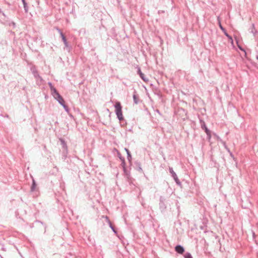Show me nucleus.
<instances>
[{
    "mask_svg": "<svg viewBox=\"0 0 258 258\" xmlns=\"http://www.w3.org/2000/svg\"><path fill=\"white\" fill-rule=\"evenodd\" d=\"M200 122L201 128H202V130H203L205 131V133H207V132L208 133L209 131H210V130H209L208 128V127H207L206 123L204 120L200 119Z\"/></svg>",
    "mask_w": 258,
    "mask_h": 258,
    "instance_id": "obj_6",
    "label": "nucleus"
},
{
    "mask_svg": "<svg viewBox=\"0 0 258 258\" xmlns=\"http://www.w3.org/2000/svg\"><path fill=\"white\" fill-rule=\"evenodd\" d=\"M2 258H3V257H2Z\"/></svg>",
    "mask_w": 258,
    "mask_h": 258,
    "instance_id": "obj_34",
    "label": "nucleus"
},
{
    "mask_svg": "<svg viewBox=\"0 0 258 258\" xmlns=\"http://www.w3.org/2000/svg\"><path fill=\"white\" fill-rule=\"evenodd\" d=\"M206 134H207V140L210 141V140H211V131H209L208 133L207 132L206 133Z\"/></svg>",
    "mask_w": 258,
    "mask_h": 258,
    "instance_id": "obj_22",
    "label": "nucleus"
},
{
    "mask_svg": "<svg viewBox=\"0 0 258 258\" xmlns=\"http://www.w3.org/2000/svg\"><path fill=\"white\" fill-rule=\"evenodd\" d=\"M51 92V94L53 96V97L55 98L56 97H57L58 95H59V93L57 91V90L54 88L50 90Z\"/></svg>",
    "mask_w": 258,
    "mask_h": 258,
    "instance_id": "obj_16",
    "label": "nucleus"
},
{
    "mask_svg": "<svg viewBox=\"0 0 258 258\" xmlns=\"http://www.w3.org/2000/svg\"><path fill=\"white\" fill-rule=\"evenodd\" d=\"M133 97L134 102L136 104H138L140 101V99H139V96L137 94L136 90H135L134 92V94H133Z\"/></svg>",
    "mask_w": 258,
    "mask_h": 258,
    "instance_id": "obj_10",
    "label": "nucleus"
},
{
    "mask_svg": "<svg viewBox=\"0 0 258 258\" xmlns=\"http://www.w3.org/2000/svg\"><path fill=\"white\" fill-rule=\"evenodd\" d=\"M219 26H220V29L222 30V31L224 32V34L225 36H226L231 41V42H233V39H232V36H231L230 35H229L228 34V33L226 32L225 29H224L222 26L221 25V24L220 23V25H219Z\"/></svg>",
    "mask_w": 258,
    "mask_h": 258,
    "instance_id": "obj_11",
    "label": "nucleus"
},
{
    "mask_svg": "<svg viewBox=\"0 0 258 258\" xmlns=\"http://www.w3.org/2000/svg\"><path fill=\"white\" fill-rule=\"evenodd\" d=\"M48 85L50 88V89H52V88H54V87L52 85V84L51 82H48Z\"/></svg>",
    "mask_w": 258,
    "mask_h": 258,
    "instance_id": "obj_27",
    "label": "nucleus"
},
{
    "mask_svg": "<svg viewBox=\"0 0 258 258\" xmlns=\"http://www.w3.org/2000/svg\"><path fill=\"white\" fill-rule=\"evenodd\" d=\"M36 183L35 182V181L34 180V179H33L32 180V184L31 185V191H34L35 189H36Z\"/></svg>",
    "mask_w": 258,
    "mask_h": 258,
    "instance_id": "obj_19",
    "label": "nucleus"
},
{
    "mask_svg": "<svg viewBox=\"0 0 258 258\" xmlns=\"http://www.w3.org/2000/svg\"><path fill=\"white\" fill-rule=\"evenodd\" d=\"M31 71L32 72L34 78L36 79H39L41 81L42 80L41 77H40L35 68V67L33 66L30 69Z\"/></svg>",
    "mask_w": 258,
    "mask_h": 258,
    "instance_id": "obj_3",
    "label": "nucleus"
},
{
    "mask_svg": "<svg viewBox=\"0 0 258 258\" xmlns=\"http://www.w3.org/2000/svg\"><path fill=\"white\" fill-rule=\"evenodd\" d=\"M124 150L126 151V154H127V159L128 162H130V163L131 164L132 159L131 153L128 149L124 148Z\"/></svg>",
    "mask_w": 258,
    "mask_h": 258,
    "instance_id": "obj_14",
    "label": "nucleus"
},
{
    "mask_svg": "<svg viewBox=\"0 0 258 258\" xmlns=\"http://www.w3.org/2000/svg\"><path fill=\"white\" fill-rule=\"evenodd\" d=\"M59 141L61 143V145H62V149H63V152H67V145L65 142V141L62 139H59Z\"/></svg>",
    "mask_w": 258,
    "mask_h": 258,
    "instance_id": "obj_12",
    "label": "nucleus"
},
{
    "mask_svg": "<svg viewBox=\"0 0 258 258\" xmlns=\"http://www.w3.org/2000/svg\"><path fill=\"white\" fill-rule=\"evenodd\" d=\"M253 236H254V233L253 232Z\"/></svg>",
    "mask_w": 258,
    "mask_h": 258,
    "instance_id": "obj_32",
    "label": "nucleus"
},
{
    "mask_svg": "<svg viewBox=\"0 0 258 258\" xmlns=\"http://www.w3.org/2000/svg\"><path fill=\"white\" fill-rule=\"evenodd\" d=\"M55 99L59 102L60 105H63V104L65 103V101L60 94L56 97Z\"/></svg>",
    "mask_w": 258,
    "mask_h": 258,
    "instance_id": "obj_13",
    "label": "nucleus"
},
{
    "mask_svg": "<svg viewBox=\"0 0 258 258\" xmlns=\"http://www.w3.org/2000/svg\"><path fill=\"white\" fill-rule=\"evenodd\" d=\"M184 258H192L191 254L189 252H186L184 255Z\"/></svg>",
    "mask_w": 258,
    "mask_h": 258,
    "instance_id": "obj_21",
    "label": "nucleus"
},
{
    "mask_svg": "<svg viewBox=\"0 0 258 258\" xmlns=\"http://www.w3.org/2000/svg\"><path fill=\"white\" fill-rule=\"evenodd\" d=\"M11 24H12V25H13V26L14 27H15V26H16V24H15L14 22H12V23H11Z\"/></svg>",
    "mask_w": 258,
    "mask_h": 258,
    "instance_id": "obj_29",
    "label": "nucleus"
},
{
    "mask_svg": "<svg viewBox=\"0 0 258 258\" xmlns=\"http://www.w3.org/2000/svg\"><path fill=\"white\" fill-rule=\"evenodd\" d=\"M174 180H175V181L176 183L178 185H179V186H181V182L180 181V180H179V179H178V177H177V178H175V179H174Z\"/></svg>",
    "mask_w": 258,
    "mask_h": 258,
    "instance_id": "obj_24",
    "label": "nucleus"
},
{
    "mask_svg": "<svg viewBox=\"0 0 258 258\" xmlns=\"http://www.w3.org/2000/svg\"><path fill=\"white\" fill-rule=\"evenodd\" d=\"M115 107V112L117 116L118 119L121 122V125L124 126L123 121L124 120V117L122 115V106L120 102L116 101L114 105Z\"/></svg>",
    "mask_w": 258,
    "mask_h": 258,
    "instance_id": "obj_1",
    "label": "nucleus"
},
{
    "mask_svg": "<svg viewBox=\"0 0 258 258\" xmlns=\"http://www.w3.org/2000/svg\"><path fill=\"white\" fill-rule=\"evenodd\" d=\"M169 172L171 173L172 177L173 178L174 180L175 178H177V176L175 172L173 171V168L172 167H169Z\"/></svg>",
    "mask_w": 258,
    "mask_h": 258,
    "instance_id": "obj_18",
    "label": "nucleus"
},
{
    "mask_svg": "<svg viewBox=\"0 0 258 258\" xmlns=\"http://www.w3.org/2000/svg\"><path fill=\"white\" fill-rule=\"evenodd\" d=\"M6 117H9V115H6Z\"/></svg>",
    "mask_w": 258,
    "mask_h": 258,
    "instance_id": "obj_33",
    "label": "nucleus"
},
{
    "mask_svg": "<svg viewBox=\"0 0 258 258\" xmlns=\"http://www.w3.org/2000/svg\"><path fill=\"white\" fill-rule=\"evenodd\" d=\"M224 145L225 148L226 149H228V148H227V147H226V145H225V143H224Z\"/></svg>",
    "mask_w": 258,
    "mask_h": 258,
    "instance_id": "obj_30",
    "label": "nucleus"
},
{
    "mask_svg": "<svg viewBox=\"0 0 258 258\" xmlns=\"http://www.w3.org/2000/svg\"><path fill=\"white\" fill-rule=\"evenodd\" d=\"M22 3H23V6H24V10H25V12L26 13H27L28 11V7L27 6V4L25 0H22Z\"/></svg>",
    "mask_w": 258,
    "mask_h": 258,
    "instance_id": "obj_20",
    "label": "nucleus"
},
{
    "mask_svg": "<svg viewBox=\"0 0 258 258\" xmlns=\"http://www.w3.org/2000/svg\"><path fill=\"white\" fill-rule=\"evenodd\" d=\"M121 167L123 168L124 175L127 178V179L129 180L131 178L130 177V172L126 169L125 165L124 166H122Z\"/></svg>",
    "mask_w": 258,
    "mask_h": 258,
    "instance_id": "obj_7",
    "label": "nucleus"
},
{
    "mask_svg": "<svg viewBox=\"0 0 258 258\" xmlns=\"http://www.w3.org/2000/svg\"><path fill=\"white\" fill-rule=\"evenodd\" d=\"M250 29H251L250 32L253 33V34H254L255 32H256V31H254V30H255V28L253 24H252L251 27Z\"/></svg>",
    "mask_w": 258,
    "mask_h": 258,
    "instance_id": "obj_23",
    "label": "nucleus"
},
{
    "mask_svg": "<svg viewBox=\"0 0 258 258\" xmlns=\"http://www.w3.org/2000/svg\"><path fill=\"white\" fill-rule=\"evenodd\" d=\"M135 164L137 168V170L140 172H143V170L141 167V163L140 162L137 161L135 163Z\"/></svg>",
    "mask_w": 258,
    "mask_h": 258,
    "instance_id": "obj_17",
    "label": "nucleus"
},
{
    "mask_svg": "<svg viewBox=\"0 0 258 258\" xmlns=\"http://www.w3.org/2000/svg\"><path fill=\"white\" fill-rule=\"evenodd\" d=\"M256 58L257 60H258V54L256 55Z\"/></svg>",
    "mask_w": 258,
    "mask_h": 258,
    "instance_id": "obj_31",
    "label": "nucleus"
},
{
    "mask_svg": "<svg viewBox=\"0 0 258 258\" xmlns=\"http://www.w3.org/2000/svg\"><path fill=\"white\" fill-rule=\"evenodd\" d=\"M105 218L106 220V222L108 223L109 227L111 228V229L112 230L114 233H117V230L115 229V227L112 224V223L109 219V218L107 216H106Z\"/></svg>",
    "mask_w": 258,
    "mask_h": 258,
    "instance_id": "obj_9",
    "label": "nucleus"
},
{
    "mask_svg": "<svg viewBox=\"0 0 258 258\" xmlns=\"http://www.w3.org/2000/svg\"><path fill=\"white\" fill-rule=\"evenodd\" d=\"M159 208L161 212H164L167 208L166 204V199L162 196L160 197Z\"/></svg>",
    "mask_w": 258,
    "mask_h": 258,
    "instance_id": "obj_2",
    "label": "nucleus"
},
{
    "mask_svg": "<svg viewBox=\"0 0 258 258\" xmlns=\"http://www.w3.org/2000/svg\"><path fill=\"white\" fill-rule=\"evenodd\" d=\"M0 13L2 14V15L5 17L6 18V15L4 14V13L1 10H0Z\"/></svg>",
    "mask_w": 258,
    "mask_h": 258,
    "instance_id": "obj_28",
    "label": "nucleus"
},
{
    "mask_svg": "<svg viewBox=\"0 0 258 258\" xmlns=\"http://www.w3.org/2000/svg\"><path fill=\"white\" fill-rule=\"evenodd\" d=\"M117 156L120 159V160L121 161V163L120 165L124 166L125 165V159L124 157H122L121 154L119 152L117 153Z\"/></svg>",
    "mask_w": 258,
    "mask_h": 258,
    "instance_id": "obj_15",
    "label": "nucleus"
},
{
    "mask_svg": "<svg viewBox=\"0 0 258 258\" xmlns=\"http://www.w3.org/2000/svg\"><path fill=\"white\" fill-rule=\"evenodd\" d=\"M138 74L139 75L140 78L145 82H147L149 81L148 79L145 77V75L141 72L140 68H139L138 70Z\"/></svg>",
    "mask_w": 258,
    "mask_h": 258,
    "instance_id": "obj_8",
    "label": "nucleus"
},
{
    "mask_svg": "<svg viewBox=\"0 0 258 258\" xmlns=\"http://www.w3.org/2000/svg\"><path fill=\"white\" fill-rule=\"evenodd\" d=\"M175 251L177 253L182 254L184 253L185 250H184V248L181 245H177L175 247Z\"/></svg>",
    "mask_w": 258,
    "mask_h": 258,
    "instance_id": "obj_5",
    "label": "nucleus"
},
{
    "mask_svg": "<svg viewBox=\"0 0 258 258\" xmlns=\"http://www.w3.org/2000/svg\"><path fill=\"white\" fill-rule=\"evenodd\" d=\"M174 180H175V181L176 183L178 185H179V186H181V182L180 181V180H179V179H178V177H177V178H175V179H174Z\"/></svg>",
    "mask_w": 258,
    "mask_h": 258,
    "instance_id": "obj_25",
    "label": "nucleus"
},
{
    "mask_svg": "<svg viewBox=\"0 0 258 258\" xmlns=\"http://www.w3.org/2000/svg\"><path fill=\"white\" fill-rule=\"evenodd\" d=\"M60 34L62 40L64 44L65 47L67 48V50L70 51L71 49V46H70L67 42V38L63 34L62 32H60Z\"/></svg>",
    "mask_w": 258,
    "mask_h": 258,
    "instance_id": "obj_4",
    "label": "nucleus"
},
{
    "mask_svg": "<svg viewBox=\"0 0 258 258\" xmlns=\"http://www.w3.org/2000/svg\"><path fill=\"white\" fill-rule=\"evenodd\" d=\"M64 108V109H65V110L67 112H68L69 111V107H68V106L64 103L63 104V105H61Z\"/></svg>",
    "mask_w": 258,
    "mask_h": 258,
    "instance_id": "obj_26",
    "label": "nucleus"
}]
</instances>
